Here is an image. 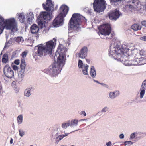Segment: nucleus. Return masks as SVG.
I'll return each mask as SVG.
<instances>
[{"mask_svg": "<svg viewBox=\"0 0 146 146\" xmlns=\"http://www.w3.org/2000/svg\"><path fill=\"white\" fill-rule=\"evenodd\" d=\"M28 27V26H27V25H26L25 26V27L26 28V27Z\"/></svg>", "mask_w": 146, "mask_h": 146, "instance_id": "57", "label": "nucleus"}, {"mask_svg": "<svg viewBox=\"0 0 146 146\" xmlns=\"http://www.w3.org/2000/svg\"><path fill=\"white\" fill-rule=\"evenodd\" d=\"M46 4L43 3L42 6L43 9L47 11H50L54 8V5L52 4L51 0H47Z\"/></svg>", "mask_w": 146, "mask_h": 146, "instance_id": "15", "label": "nucleus"}, {"mask_svg": "<svg viewBox=\"0 0 146 146\" xmlns=\"http://www.w3.org/2000/svg\"><path fill=\"white\" fill-rule=\"evenodd\" d=\"M69 9V7L67 5H62L60 8L59 10L60 12L58 15L64 18L67 14Z\"/></svg>", "mask_w": 146, "mask_h": 146, "instance_id": "13", "label": "nucleus"}, {"mask_svg": "<svg viewBox=\"0 0 146 146\" xmlns=\"http://www.w3.org/2000/svg\"><path fill=\"white\" fill-rule=\"evenodd\" d=\"M19 134L21 137L23 136L24 134V133L22 130H19Z\"/></svg>", "mask_w": 146, "mask_h": 146, "instance_id": "40", "label": "nucleus"}, {"mask_svg": "<svg viewBox=\"0 0 146 146\" xmlns=\"http://www.w3.org/2000/svg\"><path fill=\"white\" fill-rule=\"evenodd\" d=\"M87 20L78 13H74L70 19L68 27H83L86 24Z\"/></svg>", "mask_w": 146, "mask_h": 146, "instance_id": "3", "label": "nucleus"}, {"mask_svg": "<svg viewBox=\"0 0 146 146\" xmlns=\"http://www.w3.org/2000/svg\"><path fill=\"white\" fill-rule=\"evenodd\" d=\"M54 42L52 40L46 42L45 46L42 44L36 46L34 50L36 54L41 57L48 54H51L54 47Z\"/></svg>", "mask_w": 146, "mask_h": 146, "instance_id": "2", "label": "nucleus"}, {"mask_svg": "<svg viewBox=\"0 0 146 146\" xmlns=\"http://www.w3.org/2000/svg\"><path fill=\"white\" fill-rule=\"evenodd\" d=\"M140 39L142 40L146 41V36L141 37L140 38Z\"/></svg>", "mask_w": 146, "mask_h": 146, "instance_id": "43", "label": "nucleus"}, {"mask_svg": "<svg viewBox=\"0 0 146 146\" xmlns=\"http://www.w3.org/2000/svg\"><path fill=\"white\" fill-rule=\"evenodd\" d=\"M70 125V123H63L62 124V127L63 128L66 129Z\"/></svg>", "mask_w": 146, "mask_h": 146, "instance_id": "34", "label": "nucleus"}, {"mask_svg": "<svg viewBox=\"0 0 146 146\" xmlns=\"http://www.w3.org/2000/svg\"><path fill=\"white\" fill-rule=\"evenodd\" d=\"M111 27L110 25L108 23L104 24L102 25L100 27Z\"/></svg>", "mask_w": 146, "mask_h": 146, "instance_id": "35", "label": "nucleus"}, {"mask_svg": "<svg viewBox=\"0 0 146 146\" xmlns=\"http://www.w3.org/2000/svg\"><path fill=\"white\" fill-rule=\"evenodd\" d=\"M125 145H127L128 144H132V142L131 141H127L125 142Z\"/></svg>", "mask_w": 146, "mask_h": 146, "instance_id": "48", "label": "nucleus"}, {"mask_svg": "<svg viewBox=\"0 0 146 146\" xmlns=\"http://www.w3.org/2000/svg\"><path fill=\"white\" fill-rule=\"evenodd\" d=\"M88 51L87 47L84 46L81 49L79 52L76 53V56L82 59L84 58L87 56Z\"/></svg>", "mask_w": 146, "mask_h": 146, "instance_id": "14", "label": "nucleus"}, {"mask_svg": "<svg viewBox=\"0 0 146 146\" xmlns=\"http://www.w3.org/2000/svg\"><path fill=\"white\" fill-rule=\"evenodd\" d=\"M130 48V47H129V48H126V49H130V48ZM131 49V50H133V51H134V52H134V55H135V53H134V50H132L131 49Z\"/></svg>", "mask_w": 146, "mask_h": 146, "instance_id": "55", "label": "nucleus"}, {"mask_svg": "<svg viewBox=\"0 0 146 146\" xmlns=\"http://www.w3.org/2000/svg\"><path fill=\"white\" fill-rule=\"evenodd\" d=\"M111 4H115L116 2L121 1L122 0H110Z\"/></svg>", "mask_w": 146, "mask_h": 146, "instance_id": "38", "label": "nucleus"}, {"mask_svg": "<svg viewBox=\"0 0 146 146\" xmlns=\"http://www.w3.org/2000/svg\"><path fill=\"white\" fill-rule=\"evenodd\" d=\"M95 81L97 83H99V82H98V81Z\"/></svg>", "mask_w": 146, "mask_h": 146, "instance_id": "58", "label": "nucleus"}, {"mask_svg": "<svg viewBox=\"0 0 146 146\" xmlns=\"http://www.w3.org/2000/svg\"><path fill=\"white\" fill-rule=\"evenodd\" d=\"M109 96L111 98H115L116 96L115 95L114 92H111L109 94Z\"/></svg>", "mask_w": 146, "mask_h": 146, "instance_id": "36", "label": "nucleus"}, {"mask_svg": "<svg viewBox=\"0 0 146 146\" xmlns=\"http://www.w3.org/2000/svg\"><path fill=\"white\" fill-rule=\"evenodd\" d=\"M23 38L21 37H18L15 40L18 43H19L21 41H23Z\"/></svg>", "mask_w": 146, "mask_h": 146, "instance_id": "32", "label": "nucleus"}, {"mask_svg": "<svg viewBox=\"0 0 146 146\" xmlns=\"http://www.w3.org/2000/svg\"><path fill=\"white\" fill-rule=\"evenodd\" d=\"M111 28H98L99 32L102 35H108L111 33Z\"/></svg>", "mask_w": 146, "mask_h": 146, "instance_id": "18", "label": "nucleus"}, {"mask_svg": "<svg viewBox=\"0 0 146 146\" xmlns=\"http://www.w3.org/2000/svg\"><path fill=\"white\" fill-rule=\"evenodd\" d=\"M25 96L27 97L29 96L30 95V90L28 89H26L24 91Z\"/></svg>", "mask_w": 146, "mask_h": 146, "instance_id": "29", "label": "nucleus"}, {"mask_svg": "<svg viewBox=\"0 0 146 146\" xmlns=\"http://www.w3.org/2000/svg\"><path fill=\"white\" fill-rule=\"evenodd\" d=\"M90 74L92 77L94 78L96 76V72L93 66H92L90 70Z\"/></svg>", "mask_w": 146, "mask_h": 146, "instance_id": "24", "label": "nucleus"}, {"mask_svg": "<svg viewBox=\"0 0 146 146\" xmlns=\"http://www.w3.org/2000/svg\"><path fill=\"white\" fill-rule=\"evenodd\" d=\"M131 27H142L139 23H137L132 25Z\"/></svg>", "mask_w": 146, "mask_h": 146, "instance_id": "33", "label": "nucleus"}, {"mask_svg": "<svg viewBox=\"0 0 146 146\" xmlns=\"http://www.w3.org/2000/svg\"><path fill=\"white\" fill-rule=\"evenodd\" d=\"M17 120L19 124L22 123L23 120V116L22 115H20L17 117Z\"/></svg>", "mask_w": 146, "mask_h": 146, "instance_id": "27", "label": "nucleus"}, {"mask_svg": "<svg viewBox=\"0 0 146 146\" xmlns=\"http://www.w3.org/2000/svg\"><path fill=\"white\" fill-rule=\"evenodd\" d=\"M129 49L120 48L119 46L116 45L113 50H110V54L113 56L114 55L117 58L120 60L121 57L125 56V53L126 52L125 50L127 51Z\"/></svg>", "mask_w": 146, "mask_h": 146, "instance_id": "5", "label": "nucleus"}, {"mask_svg": "<svg viewBox=\"0 0 146 146\" xmlns=\"http://www.w3.org/2000/svg\"><path fill=\"white\" fill-rule=\"evenodd\" d=\"M146 89V80H145L142 83L140 90H141L140 93V98H142L145 94V90Z\"/></svg>", "mask_w": 146, "mask_h": 146, "instance_id": "20", "label": "nucleus"}, {"mask_svg": "<svg viewBox=\"0 0 146 146\" xmlns=\"http://www.w3.org/2000/svg\"><path fill=\"white\" fill-rule=\"evenodd\" d=\"M27 54V52L26 51H25L22 53V56L23 58L25 57Z\"/></svg>", "mask_w": 146, "mask_h": 146, "instance_id": "41", "label": "nucleus"}, {"mask_svg": "<svg viewBox=\"0 0 146 146\" xmlns=\"http://www.w3.org/2000/svg\"><path fill=\"white\" fill-rule=\"evenodd\" d=\"M67 51V48L61 44L58 45L56 55H58L56 62L53 63L50 66V72L55 75L59 74L62 68L65 64L66 59V53Z\"/></svg>", "mask_w": 146, "mask_h": 146, "instance_id": "1", "label": "nucleus"}, {"mask_svg": "<svg viewBox=\"0 0 146 146\" xmlns=\"http://www.w3.org/2000/svg\"><path fill=\"white\" fill-rule=\"evenodd\" d=\"M3 72L5 76L9 78L14 77V72L9 65H6L4 68Z\"/></svg>", "mask_w": 146, "mask_h": 146, "instance_id": "11", "label": "nucleus"}, {"mask_svg": "<svg viewBox=\"0 0 146 146\" xmlns=\"http://www.w3.org/2000/svg\"><path fill=\"white\" fill-rule=\"evenodd\" d=\"M124 137V135L123 134H121L120 135L119 137L120 138L122 139V138H123Z\"/></svg>", "mask_w": 146, "mask_h": 146, "instance_id": "51", "label": "nucleus"}, {"mask_svg": "<svg viewBox=\"0 0 146 146\" xmlns=\"http://www.w3.org/2000/svg\"><path fill=\"white\" fill-rule=\"evenodd\" d=\"M7 30H10L11 34L13 33L16 32L18 30L17 28H5Z\"/></svg>", "mask_w": 146, "mask_h": 146, "instance_id": "28", "label": "nucleus"}, {"mask_svg": "<svg viewBox=\"0 0 146 146\" xmlns=\"http://www.w3.org/2000/svg\"><path fill=\"white\" fill-rule=\"evenodd\" d=\"M83 63L80 60H79L78 61V66L80 68H82Z\"/></svg>", "mask_w": 146, "mask_h": 146, "instance_id": "37", "label": "nucleus"}, {"mask_svg": "<svg viewBox=\"0 0 146 146\" xmlns=\"http://www.w3.org/2000/svg\"><path fill=\"white\" fill-rule=\"evenodd\" d=\"M36 21L38 24L39 27H46V21L42 19L41 18H39L38 17L37 20ZM30 27H39L37 25L35 24H33Z\"/></svg>", "mask_w": 146, "mask_h": 146, "instance_id": "12", "label": "nucleus"}, {"mask_svg": "<svg viewBox=\"0 0 146 146\" xmlns=\"http://www.w3.org/2000/svg\"><path fill=\"white\" fill-rule=\"evenodd\" d=\"M106 145L107 146H111V142L110 141L106 143Z\"/></svg>", "mask_w": 146, "mask_h": 146, "instance_id": "50", "label": "nucleus"}, {"mask_svg": "<svg viewBox=\"0 0 146 146\" xmlns=\"http://www.w3.org/2000/svg\"><path fill=\"white\" fill-rule=\"evenodd\" d=\"M80 114L81 115H83L84 116H86V113L84 111H82L80 113Z\"/></svg>", "mask_w": 146, "mask_h": 146, "instance_id": "47", "label": "nucleus"}, {"mask_svg": "<svg viewBox=\"0 0 146 146\" xmlns=\"http://www.w3.org/2000/svg\"><path fill=\"white\" fill-rule=\"evenodd\" d=\"M38 17L39 18H41L44 20H50L51 19L50 13L46 11L41 12Z\"/></svg>", "mask_w": 146, "mask_h": 146, "instance_id": "17", "label": "nucleus"}, {"mask_svg": "<svg viewBox=\"0 0 146 146\" xmlns=\"http://www.w3.org/2000/svg\"><path fill=\"white\" fill-rule=\"evenodd\" d=\"M121 13L118 9H116L109 14V17L110 19L113 21H116L121 15Z\"/></svg>", "mask_w": 146, "mask_h": 146, "instance_id": "9", "label": "nucleus"}, {"mask_svg": "<svg viewBox=\"0 0 146 146\" xmlns=\"http://www.w3.org/2000/svg\"><path fill=\"white\" fill-rule=\"evenodd\" d=\"M64 18L58 15L52 22V25L54 27L61 26L64 24Z\"/></svg>", "mask_w": 146, "mask_h": 146, "instance_id": "10", "label": "nucleus"}, {"mask_svg": "<svg viewBox=\"0 0 146 146\" xmlns=\"http://www.w3.org/2000/svg\"><path fill=\"white\" fill-rule=\"evenodd\" d=\"M25 66L26 64L25 60L24 59H22L21 60V62L20 64L21 70L19 72V74H21V77H22L24 76Z\"/></svg>", "mask_w": 146, "mask_h": 146, "instance_id": "19", "label": "nucleus"}, {"mask_svg": "<svg viewBox=\"0 0 146 146\" xmlns=\"http://www.w3.org/2000/svg\"><path fill=\"white\" fill-rule=\"evenodd\" d=\"M30 31L32 33L35 34V36L36 37V39L39 37L38 34H37V33L38 31L39 28H30Z\"/></svg>", "mask_w": 146, "mask_h": 146, "instance_id": "23", "label": "nucleus"}, {"mask_svg": "<svg viewBox=\"0 0 146 146\" xmlns=\"http://www.w3.org/2000/svg\"><path fill=\"white\" fill-rule=\"evenodd\" d=\"M17 22L14 18L5 19L0 16V27H17Z\"/></svg>", "mask_w": 146, "mask_h": 146, "instance_id": "4", "label": "nucleus"}, {"mask_svg": "<svg viewBox=\"0 0 146 146\" xmlns=\"http://www.w3.org/2000/svg\"><path fill=\"white\" fill-rule=\"evenodd\" d=\"M78 121L77 120H72L70 126L72 127L73 125L76 126L78 124Z\"/></svg>", "mask_w": 146, "mask_h": 146, "instance_id": "30", "label": "nucleus"}, {"mask_svg": "<svg viewBox=\"0 0 146 146\" xmlns=\"http://www.w3.org/2000/svg\"><path fill=\"white\" fill-rule=\"evenodd\" d=\"M14 62L16 65H19L20 63L19 60H16L14 61Z\"/></svg>", "mask_w": 146, "mask_h": 146, "instance_id": "45", "label": "nucleus"}, {"mask_svg": "<svg viewBox=\"0 0 146 146\" xmlns=\"http://www.w3.org/2000/svg\"><path fill=\"white\" fill-rule=\"evenodd\" d=\"M89 67L88 65H86V66L82 67V71L83 73L85 75H88V67Z\"/></svg>", "mask_w": 146, "mask_h": 146, "instance_id": "25", "label": "nucleus"}, {"mask_svg": "<svg viewBox=\"0 0 146 146\" xmlns=\"http://www.w3.org/2000/svg\"><path fill=\"white\" fill-rule=\"evenodd\" d=\"M2 62L4 63H6L8 61V54H5L3 56Z\"/></svg>", "mask_w": 146, "mask_h": 146, "instance_id": "26", "label": "nucleus"}, {"mask_svg": "<svg viewBox=\"0 0 146 146\" xmlns=\"http://www.w3.org/2000/svg\"><path fill=\"white\" fill-rule=\"evenodd\" d=\"M68 135V133H66L64 135H59L57 137V138L59 139V140L60 141L64 137L67 136Z\"/></svg>", "mask_w": 146, "mask_h": 146, "instance_id": "31", "label": "nucleus"}, {"mask_svg": "<svg viewBox=\"0 0 146 146\" xmlns=\"http://www.w3.org/2000/svg\"><path fill=\"white\" fill-rule=\"evenodd\" d=\"M12 67L13 69L15 70H17L18 68V67L15 65H13L12 66Z\"/></svg>", "mask_w": 146, "mask_h": 146, "instance_id": "44", "label": "nucleus"}, {"mask_svg": "<svg viewBox=\"0 0 146 146\" xmlns=\"http://www.w3.org/2000/svg\"><path fill=\"white\" fill-rule=\"evenodd\" d=\"M74 28H69V30L70 31V30H71L72 29H74Z\"/></svg>", "mask_w": 146, "mask_h": 146, "instance_id": "56", "label": "nucleus"}, {"mask_svg": "<svg viewBox=\"0 0 146 146\" xmlns=\"http://www.w3.org/2000/svg\"><path fill=\"white\" fill-rule=\"evenodd\" d=\"M27 22L28 23L30 24L31 21L34 18V15L33 13L31 12L27 14Z\"/></svg>", "mask_w": 146, "mask_h": 146, "instance_id": "21", "label": "nucleus"}, {"mask_svg": "<svg viewBox=\"0 0 146 146\" xmlns=\"http://www.w3.org/2000/svg\"><path fill=\"white\" fill-rule=\"evenodd\" d=\"M141 29V28H131V29L130 30L131 31H133V32H134L135 31H137L138 30H140Z\"/></svg>", "mask_w": 146, "mask_h": 146, "instance_id": "39", "label": "nucleus"}, {"mask_svg": "<svg viewBox=\"0 0 146 146\" xmlns=\"http://www.w3.org/2000/svg\"><path fill=\"white\" fill-rule=\"evenodd\" d=\"M86 61L88 63H89L90 62V60L89 59H86Z\"/></svg>", "mask_w": 146, "mask_h": 146, "instance_id": "54", "label": "nucleus"}, {"mask_svg": "<svg viewBox=\"0 0 146 146\" xmlns=\"http://www.w3.org/2000/svg\"><path fill=\"white\" fill-rule=\"evenodd\" d=\"M131 65H141L145 63V60L143 58L141 57L140 58H135L133 60H131Z\"/></svg>", "mask_w": 146, "mask_h": 146, "instance_id": "16", "label": "nucleus"}, {"mask_svg": "<svg viewBox=\"0 0 146 146\" xmlns=\"http://www.w3.org/2000/svg\"><path fill=\"white\" fill-rule=\"evenodd\" d=\"M141 24L143 26L146 27V20H144L141 22Z\"/></svg>", "mask_w": 146, "mask_h": 146, "instance_id": "42", "label": "nucleus"}, {"mask_svg": "<svg viewBox=\"0 0 146 146\" xmlns=\"http://www.w3.org/2000/svg\"><path fill=\"white\" fill-rule=\"evenodd\" d=\"M135 137V134L134 133H132L130 135V138L131 139H133Z\"/></svg>", "mask_w": 146, "mask_h": 146, "instance_id": "49", "label": "nucleus"}, {"mask_svg": "<svg viewBox=\"0 0 146 146\" xmlns=\"http://www.w3.org/2000/svg\"><path fill=\"white\" fill-rule=\"evenodd\" d=\"M5 28H0V34H1Z\"/></svg>", "mask_w": 146, "mask_h": 146, "instance_id": "52", "label": "nucleus"}, {"mask_svg": "<svg viewBox=\"0 0 146 146\" xmlns=\"http://www.w3.org/2000/svg\"><path fill=\"white\" fill-rule=\"evenodd\" d=\"M13 143V139L12 138H11L10 141V143L11 144H12Z\"/></svg>", "mask_w": 146, "mask_h": 146, "instance_id": "53", "label": "nucleus"}, {"mask_svg": "<svg viewBox=\"0 0 146 146\" xmlns=\"http://www.w3.org/2000/svg\"><path fill=\"white\" fill-rule=\"evenodd\" d=\"M108 110V108L107 107H105L103 108L101 111L102 112H105Z\"/></svg>", "mask_w": 146, "mask_h": 146, "instance_id": "46", "label": "nucleus"}, {"mask_svg": "<svg viewBox=\"0 0 146 146\" xmlns=\"http://www.w3.org/2000/svg\"><path fill=\"white\" fill-rule=\"evenodd\" d=\"M91 13L90 12V11H89V13Z\"/></svg>", "mask_w": 146, "mask_h": 146, "instance_id": "59", "label": "nucleus"}, {"mask_svg": "<svg viewBox=\"0 0 146 146\" xmlns=\"http://www.w3.org/2000/svg\"><path fill=\"white\" fill-rule=\"evenodd\" d=\"M106 3L104 0H94L93 7L95 11L100 13L106 9Z\"/></svg>", "mask_w": 146, "mask_h": 146, "instance_id": "6", "label": "nucleus"}, {"mask_svg": "<svg viewBox=\"0 0 146 146\" xmlns=\"http://www.w3.org/2000/svg\"><path fill=\"white\" fill-rule=\"evenodd\" d=\"M17 15L18 16V19L21 23H23L25 20V18L24 15L23 13H17Z\"/></svg>", "mask_w": 146, "mask_h": 146, "instance_id": "22", "label": "nucleus"}, {"mask_svg": "<svg viewBox=\"0 0 146 146\" xmlns=\"http://www.w3.org/2000/svg\"><path fill=\"white\" fill-rule=\"evenodd\" d=\"M125 1L127 3V7L129 9L130 11L137 8L139 9L141 8L142 5L139 0H125Z\"/></svg>", "mask_w": 146, "mask_h": 146, "instance_id": "8", "label": "nucleus"}, {"mask_svg": "<svg viewBox=\"0 0 146 146\" xmlns=\"http://www.w3.org/2000/svg\"><path fill=\"white\" fill-rule=\"evenodd\" d=\"M126 50V52L125 53V56L121 57L120 60L122 61L125 66L131 65V59L132 56H134V51L130 49L128 50L127 51Z\"/></svg>", "mask_w": 146, "mask_h": 146, "instance_id": "7", "label": "nucleus"}]
</instances>
